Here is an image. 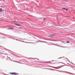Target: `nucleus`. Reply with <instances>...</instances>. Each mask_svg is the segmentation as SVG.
I'll use <instances>...</instances> for the list:
<instances>
[{"label": "nucleus", "mask_w": 75, "mask_h": 75, "mask_svg": "<svg viewBox=\"0 0 75 75\" xmlns=\"http://www.w3.org/2000/svg\"><path fill=\"white\" fill-rule=\"evenodd\" d=\"M38 42H40V41H38Z\"/></svg>", "instance_id": "f3484780"}, {"label": "nucleus", "mask_w": 75, "mask_h": 75, "mask_svg": "<svg viewBox=\"0 0 75 75\" xmlns=\"http://www.w3.org/2000/svg\"><path fill=\"white\" fill-rule=\"evenodd\" d=\"M48 37H53L54 36L51 35H49Z\"/></svg>", "instance_id": "0eeeda50"}, {"label": "nucleus", "mask_w": 75, "mask_h": 75, "mask_svg": "<svg viewBox=\"0 0 75 75\" xmlns=\"http://www.w3.org/2000/svg\"><path fill=\"white\" fill-rule=\"evenodd\" d=\"M18 74L14 72L13 73V75H18Z\"/></svg>", "instance_id": "7ed1b4c3"}, {"label": "nucleus", "mask_w": 75, "mask_h": 75, "mask_svg": "<svg viewBox=\"0 0 75 75\" xmlns=\"http://www.w3.org/2000/svg\"><path fill=\"white\" fill-rule=\"evenodd\" d=\"M66 0V1H67V0Z\"/></svg>", "instance_id": "aec40b11"}, {"label": "nucleus", "mask_w": 75, "mask_h": 75, "mask_svg": "<svg viewBox=\"0 0 75 75\" xmlns=\"http://www.w3.org/2000/svg\"><path fill=\"white\" fill-rule=\"evenodd\" d=\"M60 58H62V57H60L58 58V59H60Z\"/></svg>", "instance_id": "9d476101"}, {"label": "nucleus", "mask_w": 75, "mask_h": 75, "mask_svg": "<svg viewBox=\"0 0 75 75\" xmlns=\"http://www.w3.org/2000/svg\"><path fill=\"white\" fill-rule=\"evenodd\" d=\"M17 25V26H21V25H20V24H17L16 23L15 24V25Z\"/></svg>", "instance_id": "f257e3e1"}, {"label": "nucleus", "mask_w": 75, "mask_h": 75, "mask_svg": "<svg viewBox=\"0 0 75 75\" xmlns=\"http://www.w3.org/2000/svg\"><path fill=\"white\" fill-rule=\"evenodd\" d=\"M66 42H67V43H69V41H67Z\"/></svg>", "instance_id": "1a4fd4ad"}, {"label": "nucleus", "mask_w": 75, "mask_h": 75, "mask_svg": "<svg viewBox=\"0 0 75 75\" xmlns=\"http://www.w3.org/2000/svg\"><path fill=\"white\" fill-rule=\"evenodd\" d=\"M44 20H45V18H44Z\"/></svg>", "instance_id": "dca6fc26"}, {"label": "nucleus", "mask_w": 75, "mask_h": 75, "mask_svg": "<svg viewBox=\"0 0 75 75\" xmlns=\"http://www.w3.org/2000/svg\"><path fill=\"white\" fill-rule=\"evenodd\" d=\"M4 74V75H8L6 74Z\"/></svg>", "instance_id": "ddd939ff"}, {"label": "nucleus", "mask_w": 75, "mask_h": 75, "mask_svg": "<svg viewBox=\"0 0 75 75\" xmlns=\"http://www.w3.org/2000/svg\"><path fill=\"white\" fill-rule=\"evenodd\" d=\"M11 23L13 24H14L15 25L16 24V22L14 21H12Z\"/></svg>", "instance_id": "f03ea898"}, {"label": "nucleus", "mask_w": 75, "mask_h": 75, "mask_svg": "<svg viewBox=\"0 0 75 75\" xmlns=\"http://www.w3.org/2000/svg\"><path fill=\"white\" fill-rule=\"evenodd\" d=\"M52 61H54V60H52Z\"/></svg>", "instance_id": "6ab92c4d"}, {"label": "nucleus", "mask_w": 75, "mask_h": 75, "mask_svg": "<svg viewBox=\"0 0 75 75\" xmlns=\"http://www.w3.org/2000/svg\"><path fill=\"white\" fill-rule=\"evenodd\" d=\"M19 41H21V40H19Z\"/></svg>", "instance_id": "2eb2a0df"}, {"label": "nucleus", "mask_w": 75, "mask_h": 75, "mask_svg": "<svg viewBox=\"0 0 75 75\" xmlns=\"http://www.w3.org/2000/svg\"><path fill=\"white\" fill-rule=\"evenodd\" d=\"M65 72L66 73H69V72H67V71H65Z\"/></svg>", "instance_id": "9b49d317"}, {"label": "nucleus", "mask_w": 75, "mask_h": 75, "mask_svg": "<svg viewBox=\"0 0 75 75\" xmlns=\"http://www.w3.org/2000/svg\"><path fill=\"white\" fill-rule=\"evenodd\" d=\"M44 69H48L44 68Z\"/></svg>", "instance_id": "4468645a"}, {"label": "nucleus", "mask_w": 75, "mask_h": 75, "mask_svg": "<svg viewBox=\"0 0 75 75\" xmlns=\"http://www.w3.org/2000/svg\"><path fill=\"white\" fill-rule=\"evenodd\" d=\"M7 29L8 30V29H10L11 30H12V29H14V28H8Z\"/></svg>", "instance_id": "423d86ee"}, {"label": "nucleus", "mask_w": 75, "mask_h": 75, "mask_svg": "<svg viewBox=\"0 0 75 75\" xmlns=\"http://www.w3.org/2000/svg\"><path fill=\"white\" fill-rule=\"evenodd\" d=\"M11 75H14V72L11 73Z\"/></svg>", "instance_id": "6e6552de"}, {"label": "nucleus", "mask_w": 75, "mask_h": 75, "mask_svg": "<svg viewBox=\"0 0 75 75\" xmlns=\"http://www.w3.org/2000/svg\"><path fill=\"white\" fill-rule=\"evenodd\" d=\"M3 11V9L2 8H0V12H2Z\"/></svg>", "instance_id": "39448f33"}, {"label": "nucleus", "mask_w": 75, "mask_h": 75, "mask_svg": "<svg viewBox=\"0 0 75 75\" xmlns=\"http://www.w3.org/2000/svg\"><path fill=\"white\" fill-rule=\"evenodd\" d=\"M63 57V58H64V57Z\"/></svg>", "instance_id": "a211bd4d"}, {"label": "nucleus", "mask_w": 75, "mask_h": 75, "mask_svg": "<svg viewBox=\"0 0 75 75\" xmlns=\"http://www.w3.org/2000/svg\"><path fill=\"white\" fill-rule=\"evenodd\" d=\"M42 42H44V41H42Z\"/></svg>", "instance_id": "f8f14e48"}, {"label": "nucleus", "mask_w": 75, "mask_h": 75, "mask_svg": "<svg viewBox=\"0 0 75 75\" xmlns=\"http://www.w3.org/2000/svg\"><path fill=\"white\" fill-rule=\"evenodd\" d=\"M63 9H64V10H66L67 11H68V9L67 8H63Z\"/></svg>", "instance_id": "20e7f679"}]
</instances>
